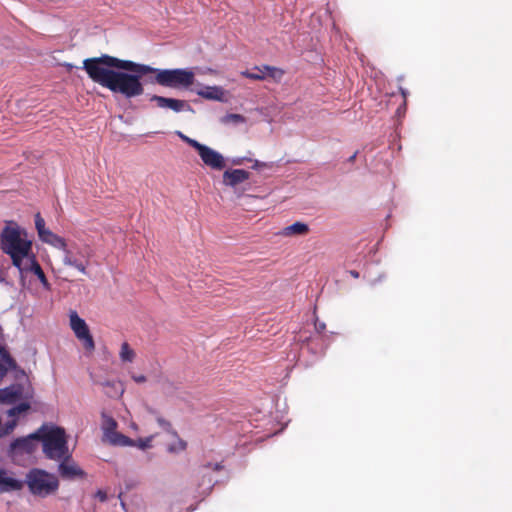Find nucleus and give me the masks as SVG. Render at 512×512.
I'll use <instances>...</instances> for the list:
<instances>
[{
	"instance_id": "obj_10",
	"label": "nucleus",
	"mask_w": 512,
	"mask_h": 512,
	"mask_svg": "<svg viewBox=\"0 0 512 512\" xmlns=\"http://www.w3.org/2000/svg\"><path fill=\"white\" fill-rule=\"evenodd\" d=\"M35 440H37V437L34 436V434H31L28 437L17 438L10 444L9 452L11 454H16L18 452L32 454L36 449Z\"/></svg>"
},
{
	"instance_id": "obj_2",
	"label": "nucleus",
	"mask_w": 512,
	"mask_h": 512,
	"mask_svg": "<svg viewBox=\"0 0 512 512\" xmlns=\"http://www.w3.org/2000/svg\"><path fill=\"white\" fill-rule=\"evenodd\" d=\"M42 442V450L47 459L59 461L70 453L67 435L62 427H41L34 433Z\"/></svg>"
},
{
	"instance_id": "obj_1",
	"label": "nucleus",
	"mask_w": 512,
	"mask_h": 512,
	"mask_svg": "<svg viewBox=\"0 0 512 512\" xmlns=\"http://www.w3.org/2000/svg\"><path fill=\"white\" fill-rule=\"evenodd\" d=\"M83 69L93 82L127 99L144 93L141 77L145 75H154L151 83L177 90L190 89L195 82V73L191 69H159L108 54L85 59Z\"/></svg>"
},
{
	"instance_id": "obj_8",
	"label": "nucleus",
	"mask_w": 512,
	"mask_h": 512,
	"mask_svg": "<svg viewBox=\"0 0 512 512\" xmlns=\"http://www.w3.org/2000/svg\"><path fill=\"white\" fill-rule=\"evenodd\" d=\"M196 150L206 166L218 171L225 168L226 162L221 153L204 144H200Z\"/></svg>"
},
{
	"instance_id": "obj_14",
	"label": "nucleus",
	"mask_w": 512,
	"mask_h": 512,
	"mask_svg": "<svg viewBox=\"0 0 512 512\" xmlns=\"http://www.w3.org/2000/svg\"><path fill=\"white\" fill-rule=\"evenodd\" d=\"M196 94L207 100L224 101L225 91L220 86H205L196 91Z\"/></svg>"
},
{
	"instance_id": "obj_19",
	"label": "nucleus",
	"mask_w": 512,
	"mask_h": 512,
	"mask_svg": "<svg viewBox=\"0 0 512 512\" xmlns=\"http://www.w3.org/2000/svg\"><path fill=\"white\" fill-rule=\"evenodd\" d=\"M102 428H103L104 437L108 440L109 438L112 437V434L117 433V431H116L117 422L115 421L114 418H112L110 416L103 415Z\"/></svg>"
},
{
	"instance_id": "obj_27",
	"label": "nucleus",
	"mask_w": 512,
	"mask_h": 512,
	"mask_svg": "<svg viewBox=\"0 0 512 512\" xmlns=\"http://www.w3.org/2000/svg\"><path fill=\"white\" fill-rule=\"evenodd\" d=\"M177 135L185 142L187 143L189 146L193 147L195 150L199 147V145L201 144L200 142H198L197 140L195 139H192L186 135H184L182 132H177Z\"/></svg>"
},
{
	"instance_id": "obj_3",
	"label": "nucleus",
	"mask_w": 512,
	"mask_h": 512,
	"mask_svg": "<svg viewBox=\"0 0 512 512\" xmlns=\"http://www.w3.org/2000/svg\"><path fill=\"white\" fill-rule=\"evenodd\" d=\"M1 248L8 254L15 267H20L31 254L32 243L21 237L18 227L6 226L1 233Z\"/></svg>"
},
{
	"instance_id": "obj_11",
	"label": "nucleus",
	"mask_w": 512,
	"mask_h": 512,
	"mask_svg": "<svg viewBox=\"0 0 512 512\" xmlns=\"http://www.w3.org/2000/svg\"><path fill=\"white\" fill-rule=\"evenodd\" d=\"M150 101L155 102L159 108L171 109L174 112H181L186 107H189L187 102L184 100L167 98L158 95L151 96Z\"/></svg>"
},
{
	"instance_id": "obj_6",
	"label": "nucleus",
	"mask_w": 512,
	"mask_h": 512,
	"mask_svg": "<svg viewBox=\"0 0 512 512\" xmlns=\"http://www.w3.org/2000/svg\"><path fill=\"white\" fill-rule=\"evenodd\" d=\"M57 462L59 463L58 473L62 479L72 481L86 478V472L74 461L71 453Z\"/></svg>"
},
{
	"instance_id": "obj_22",
	"label": "nucleus",
	"mask_w": 512,
	"mask_h": 512,
	"mask_svg": "<svg viewBox=\"0 0 512 512\" xmlns=\"http://www.w3.org/2000/svg\"><path fill=\"white\" fill-rule=\"evenodd\" d=\"M241 75L245 78L251 79V80H264L265 79V73L262 66H255L252 71L245 70L241 72Z\"/></svg>"
},
{
	"instance_id": "obj_21",
	"label": "nucleus",
	"mask_w": 512,
	"mask_h": 512,
	"mask_svg": "<svg viewBox=\"0 0 512 512\" xmlns=\"http://www.w3.org/2000/svg\"><path fill=\"white\" fill-rule=\"evenodd\" d=\"M264 73H265V79L271 78L275 82H280L282 77L285 74V71L281 68L270 66V65H263Z\"/></svg>"
},
{
	"instance_id": "obj_33",
	"label": "nucleus",
	"mask_w": 512,
	"mask_h": 512,
	"mask_svg": "<svg viewBox=\"0 0 512 512\" xmlns=\"http://www.w3.org/2000/svg\"><path fill=\"white\" fill-rule=\"evenodd\" d=\"M95 497L98 498L101 502H105L107 500V493L103 490H98L95 494Z\"/></svg>"
},
{
	"instance_id": "obj_30",
	"label": "nucleus",
	"mask_w": 512,
	"mask_h": 512,
	"mask_svg": "<svg viewBox=\"0 0 512 512\" xmlns=\"http://www.w3.org/2000/svg\"><path fill=\"white\" fill-rule=\"evenodd\" d=\"M15 426H16V421H15V420H12V421H10V422H7V423L5 424L4 434H9V433H11V432L14 430Z\"/></svg>"
},
{
	"instance_id": "obj_7",
	"label": "nucleus",
	"mask_w": 512,
	"mask_h": 512,
	"mask_svg": "<svg viewBox=\"0 0 512 512\" xmlns=\"http://www.w3.org/2000/svg\"><path fill=\"white\" fill-rule=\"evenodd\" d=\"M63 258V263L66 266H72L76 268L79 272L83 274H87V266L89 264V249H77V253L74 254L72 250L66 247V251Z\"/></svg>"
},
{
	"instance_id": "obj_9",
	"label": "nucleus",
	"mask_w": 512,
	"mask_h": 512,
	"mask_svg": "<svg viewBox=\"0 0 512 512\" xmlns=\"http://www.w3.org/2000/svg\"><path fill=\"white\" fill-rule=\"evenodd\" d=\"M17 268L21 274H23L24 272H32L34 275L37 276V278L41 282L44 289H46L48 291L51 290V285H50L43 269L41 268L40 264L36 260V257L34 254H31V256L28 259H26L23 263H21V266L17 267Z\"/></svg>"
},
{
	"instance_id": "obj_29",
	"label": "nucleus",
	"mask_w": 512,
	"mask_h": 512,
	"mask_svg": "<svg viewBox=\"0 0 512 512\" xmlns=\"http://www.w3.org/2000/svg\"><path fill=\"white\" fill-rule=\"evenodd\" d=\"M150 443H151V438L139 439L137 441V443L135 442L134 446H137L140 449H146V448H149L151 446Z\"/></svg>"
},
{
	"instance_id": "obj_35",
	"label": "nucleus",
	"mask_w": 512,
	"mask_h": 512,
	"mask_svg": "<svg viewBox=\"0 0 512 512\" xmlns=\"http://www.w3.org/2000/svg\"><path fill=\"white\" fill-rule=\"evenodd\" d=\"M132 379L136 383H144V382H146V377L144 375H133Z\"/></svg>"
},
{
	"instance_id": "obj_25",
	"label": "nucleus",
	"mask_w": 512,
	"mask_h": 512,
	"mask_svg": "<svg viewBox=\"0 0 512 512\" xmlns=\"http://www.w3.org/2000/svg\"><path fill=\"white\" fill-rule=\"evenodd\" d=\"M29 408H30V405L28 403L23 402V403H20L16 406L10 408L7 411V414L10 417H15V416L20 415L23 412H26Z\"/></svg>"
},
{
	"instance_id": "obj_20",
	"label": "nucleus",
	"mask_w": 512,
	"mask_h": 512,
	"mask_svg": "<svg viewBox=\"0 0 512 512\" xmlns=\"http://www.w3.org/2000/svg\"><path fill=\"white\" fill-rule=\"evenodd\" d=\"M109 443L115 446H134L135 441L122 433L112 434V437L108 439Z\"/></svg>"
},
{
	"instance_id": "obj_39",
	"label": "nucleus",
	"mask_w": 512,
	"mask_h": 512,
	"mask_svg": "<svg viewBox=\"0 0 512 512\" xmlns=\"http://www.w3.org/2000/svg\"><path fill=\"white\" fill-rule=\"evenodd\" d=\"M356 156H357V152H355L353 155H351V156L348 158V161H349V162H351V163H352V162H354V161H355V159H356Z\"/></svg>"
},
{
	"instance_id": "obj_40",
	"label": "nucleus",
	"mask_w": 512,
	"mask_h": 512,
	"mask_svg": "<svg viewBox=\"0 0 512 512\" xmlns=\"http://www.w3.org/2000/svg\"><path fill=\"white\" fill-rule=\"evenodd\" d=\"M401 93L404 97H406V92L403 89H401Z\"/></svg>"
},
{
	"instance_id": "obj_23",
	"label": "nucleus",
	"mask_w": 512,
	"mask_h": 512,
	"mask_svg": "<svg viewBox=\"0 0 512 512\" xmlns=\"http://www.w3.org/2000/svg\"><path fill=\"white\" fill-rule=\"evenodd\" d=\"M135 352L127 342L122 343L120 350V359L123 362H133Z\"/></svg>"
},
{
	"instance_id": "obj_5",
	"label": "nucleus",
	"mask_w": 512,
	"mask_h": 512,
	"mask_svg": "<svg viewBox=\"0 0 512 512\" xmlns=\"http://www.w3.org/2000/svg\"><path fill=\"white\" fill-rule=\"evenodd\" d=\"M70 326L77 339L82 342L84 349L88 352H93L95 350L93 337L88 325L79 317L76 311L70 313Z\"/></svg>"
},
{
	"instance_id": "obj_26",
	"label": "nucleus",
	"mask_w": 512,
	"mask_h": 512,
	"mask_svg": "<svg viewBox=\"0 0 512 512\" xmlns=\"http://www.w3.org/2000/svg\"><path fill=\"white\" fill-rule=\"evenodd\" d=\"M35 227L39 237L43 236L49 230L45 227V221L40 213L35 215Z\"/></svg>"
},
{
	"instance_id": "obj_18",
	"label": "nucleus",
	"mask_w": 512,
	"mask_h": 512,
	"mask_svg": "<svg viewBox=\"0 0 512 512\" xmlns=\"http://www.w3.org/2000/svg\"><path fill=\"white\" fill-rule=\"evenodd\" d=\"M15 366L16 363L9 352L4 347L0 346V378L4 377L6 373Z\"/></svg>"
},
{
	"instance_id": "obj_31",
	"label": "nucleus",
	"mask_w": 512,
	"mask_h": 512,
	"mask_svg": "<svg viewBox=\"0 0 512 512\" xmlns=\"http://www.w3.org/2000/svg\"><path fill=\"white\" fill-rule=\"evenodd\" d=\"M157 422L161 427H163L166 430H169L171 428V423L163 418H158Z\"/></svg>"
},
{
	"instance_id": "obj_13",
	"label": "nucleus",
	"mask_w": 512,
	"mask_h": 512,
	"mask_svg": "<svg viewBox=\"0 0 512 512\" xmlns=\"http://www.w3.org/2000/svg\"><path fill=\"white\" fill-rule=\"evenodd\" d=\"M23 488V482L8 476L5 469L0 468V494L9 491H19Z\"/></svg>"
},
{
	"instance_id": "obj_34",
	"label": "nucleus",
	"mask_w": 512,
	"mask_h": 512,
	"mask_svg": "<svg viewBox=\"0 0 512 512\" xmlns=\"http://www.w3.org/2000/svg\"><path fill=\"white\" fill-rule=\"evenodd\" d=\"M228 118L234 122H242L244 120L243 116L240 114H230L228 115Z\"/></svg>"
},
{
	"instance_id": "obj_24",
	"label": "nucleus",
	"mask_w": 512,
	"mask_h": 512,
	"mask_svg": "<svg viewBox=\"0 0 512 512\" xmlns=\"http://www.w3.org/2000/svg\"><path fill=\"white\" fill-rule=\"evenodd\" d=\"M98 384L104 388H108V390L105 393L109 397L117 396L119 393L121 394L123 392V390H119L116 388V383L113 381L99 382Z\"/></svg>"
},
{
	"instance_id": "obj_38",
	"label": "nucleus",
	"mask_w": 512,
	"mask_h": 512,
	"mask_svg": "<svg viewBox=\"0 0 512 512\" xmlns=\"http://www.w3.org/2000/svg\"><path fill=\"white\" fill-rule=\"evenodd\" d=\"M349 274L353 277V278H359V272L356 271V270H350L349 271Z\"/></svg>"
},
{
	"instance_id": "obj_41",
	"label": "nucleus",
	"mask_w": 512,
	"mask_h": 512,
	"mask_svg": "<svg viewBox=\"0 0 512 512\" xmlns=\"http://www.w3.org/2000/svg\"><path fill=\"white\" fill-rule=\"evenodd\" d=\"M319 328L324 329L325 328V324L320 325Z\"/></svg>"
},
{
	"instance_id": "obj_36",
	"label": "nucleus",
	"mask_w": 512,
	"mask_h": 512,
	"mask_svg": "<svg viewBox=\"0 0 512 512\" xmlns=\"http://www.w3.org/2000/svg\"><path fill=\"white\" fill-rule=\"evenodd\" d=\"M202 477V480H203V483H207L209 488H211V484H212V478L210 476H207V474L205 473V477L201 476Z\"/></svg>"
},
{
	"instance_id": "obj_15",
	"label": "nucleus",
	"mask_w": 512,
	"mask_h": 512,
	"mask_svg": "<svg viewBox=\"0 0 512 512\" xmlns=\"http://www.w3.org/2000/svg\"><path fill=\"white\" fill-rule=\"evenodd\" d=\"M21 395L22 389L18 385L0 389V403L12 404L20 399Z\"/></svg>"
},
{
	"instance_id": "obj_32",
	"label": "nucleus",
	"mask_w": 512,
	"mask_h": 512,
	"mask_svg": "<svg viewBox=\"0 0 512 512\" xmlns=\"http://www.w3.org/2000/svg\"><path fill=\"white\" fill-rule=\"evenodd\" d=\"M206 469H213V464L208 463V464H206V465L201 466V467L199 468V470H198V474H199L200 476L205 477V471H206Z\"/></svg>"
},
{
	"instance_id": "obj_4",
	"label": "nucleus",
	"mask_w": 512,
	"mask_h": 512,
	"mask_svg": "<svg viewBox=\"0 0 512 512\" xmlns=\"http://www.w3.org/2000/svg\"><path fill=\"white\" fill-rule=\"evenodd\" d=\"M25 483L32 495L42 498L55 494L60 485L55 474L40 468L29 470L26 474Z\"/></svg>"
},
{
	"instance_id": "obj_12",
	"label": "nucleus",
	"mask_w": 512,
	"mask_h": 512,
	"mask_svg": "<svg viewBox=\"0 0 512 512\" xmlns=\"http://www.w3.org/2000/svg\"><path fill=\"white\" fill-rule=\"evenodd\" d=\"M250 173L244 169H229L223 173V184L230 187H235L248 180Z\"/></svg>"
},
{
	"instance_id": "obj_16",
	"label": "nucleus",
	"mask_w": 512,
	"mask_h": 512,
	"mask_svg": "<svg viewBox=\"0 0 512 512\" xmlns=\"http://www.w3.org/2000/svg\"><path fill=\"white\" fill-rule=\"evenodd\" d=\"M309 231L310 228L306 223L295 222L289 226L284 227L281 231V235L285 237L304 236L307 235Z\"/></svg>"
},
{
	"instance_id": "obj_37",
	"label": "nucleus",
	"mask_w": 512,
	"mask_h": 512,
	"mask_svg": "<svg viewBox=\"0 0 512 512\" xmlns=\"http://www.w3.org/2000/svg\"><path fill=\"white\" fill-rule=\"evenodd\" d=\"M223 468L221 463H215L213 464V470L214 471H220Z\"/></svg>"
},
{
	"instance_id": "obj_28",
	"label": "nucleus",
	"mask_w": 512,
	"mask_h": 512,
	"mask_svg": "<svg viewBox=\"0 0 512 512\" xmlns=\"http://www.w3.org/2000/svg\"><path fill=\"white\" fill-rule=\"evenodd\" d=\"M186 447H187V443L182 439H178V441L175 445L169 447V451L170 452L184 451L186 449Z\"/></svg>"
},
{
	"instance_id": "obj_17",
	"label": "nucleus",
	"mask_w": 512,
	"mask_h": 512,
	"mask_svg": "<svg viewBox=\"0 0 512 512\" xmlns=\"http://www.w3.org/2000/svg\"><path fill=\"white\" fill-rule=\"evenodd\" d=\"M39 238L42 242L47 243L54 248L66 251L67 243L65 239L53 233L51 230H48L43 236H40Z\"/></svg>"
}]
</instances>
